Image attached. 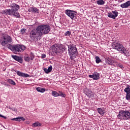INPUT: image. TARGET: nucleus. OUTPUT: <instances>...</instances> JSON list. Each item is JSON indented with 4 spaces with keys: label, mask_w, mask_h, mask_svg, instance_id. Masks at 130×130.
Returning <instances> with one entry per match:
<instances>
[{
    "label": "nucleus",
    "mask_w": 130,
    "mask_h": 130,
    "mask_svg": "<svg viewBox=\"0 0 130 130\" xmlns=\"http://www.w3.org/2000/svg\"><path fill=\"white\" fill-rule=\"evenodd\" d=\"M68 53L69 54L70 59L73 60V59H75L77 56L79 55V52H78V49H77V47L73 46L72 44L68 45Z\"/></svg>",
    "instance_id": "obj_1"
},
{
    "label": "nucleus",
    "mask_w": 130,
    "mask_h": 130,
    "mask_svg": "<svg viewBox=\"0 0 130 130\" xmlns=\"http://www.w3.org/2000/svg\"><path fill=\"white\" fill-rule=\"evenodd\" d=\"M8 48L10 49L11 51H13L14 53H21V52H23L24 50L26 49V47L23 45L17 44L16 45H9L8 46Z\"/></svg>",
    "instance_id": "obj_2"
},
{
    "label": "nucleus",
    "mask_w": 130,
    "mask_h": 130,
    "mask_svg": "<svg viewBox=\"0 0 130 130\" xmlns=\"http://www.w3.org/2000/svg\"><path fill=\"white\" fill-rule=\"evenodd\" d=\"M37 28H38V31H39L42 37L43 36V35H46V34H48V33L50 32V30L51 29L50 26L47 24H41L38 26Z\"/></svg>",
    "instance_id": "obj_3"
},
{
    "label": "nucleus",
    "mask_w": 130,
    "mask_h": 130,
    "mask_svg": "<svg viewBox=\"0 0 130 130\" xmlns=\"http://www.w3.org/2000/svg\"><path fill=\"white\" fill-rule=\"evenodd\" d=\"M117 117L120 120H128L130 119V112L127 110L119 111Z\"/></svg>",
    "instance_id": "obj_4"
},
{
    "label": "nucleus",
    "mask_w": 130,
    "mask_h": 130,
    "mask_svg": "<svg viewBox=\"0 0 130 130\" xmlns=\"http://www.w3.org/2000/svg\"><path fill=\"white\" fill-rule=\"evenodd\" d=\"M9 7L10 8H12L11 16H14V17H15V18H21L20 13L16 12H18V11H19L20 9V6L15 3H13Z\"/></svg>",
    "instance_id": "obj_5"
},
{
    "label": "nucleus",
    "mask_w": 130,
    "mask_h": 130,
    "mask_svg": "<svg viewBox=\"0 0 130 130\" xmlns=\"http://www.w3.org/2000/svg\"><path fill=\"white\" fill-rule=\"evenodd\" d=\"M112 47L113 49L117 50V51H119L120 53H125V51H126V49H125L123 45L120 43H113L112 44Z\"/></svg>",
    "instance_id": "obj_6"
},
{
    "label": "nucleus",
    "mask_w": 130,
    "mask_h": 130,
    "mask_svg": "<svg viewBox=\"0 0 130 130\" xmlns=\"http://www.w3.org/2000/svg\"><path fill=\"white\" fill-rule=\"evenodd\" d=\"M29 36L32 40H40L42 37L39 31L38 30L37 27L36 30L32 29L30 31Z\"/></svg>",
    "instance_id": "obj_7"
},
{
    "label": "nucleus",
    "mask_w": 130,
    "mask_h": 130,
    "mask_svg": "<svg viewBox=\"0 0 130 130\" xmlns=\"http://www.w3.org/2000/svg\"><path fill=\"white\" fill-rule=\"evenodd\" d=\"M12 42V38L10 36H3L0 39V43L2 46H6V44Z\"/></svg>",
    "instance_id": "obj_8"
},
{
    "label": "nucleus",
    "mask_w": 130,
    "mask_h": 130,
    "mask_svg": "<svg viewBox=\"0 0 130 130\" xmlns=\"http://www.w3.org/2000/svg\"><path fill=\"white\" fill-rule=\"evenodd\" d=\"M65 14L70 17L72 20H75L77 18L76 16H77V12L75 11L67 9L65 11Z\"/></svg>",
    "instance_id": "obj_9"
},
{
    "label": "nucleus",
    "mask_w": 130,
    "mask_h": 130,
    "mask_svg": "<svg viewBox=\"0 0 130 130\" xmlns=\"http://www.w3.org/2000/svg\"><path fill=\"white\" fill-rule=\"evenodd\" d=\"M35 58V55H34V53L31 52L29 55H26L24 57V59L25 61H26L27 62H29L30 60H33Z\"/></svg>",
    "instance_id": "obj_10"
},
{
    "label": "nucleus",
    "mask_w": 130,
    "mask_h": 130,
    "mask_svg": "<svg viewBox=\"0 0 130 130\" xmlns=\"http://www.w3.org/2000/svg\"><path fill=\"white\" fill-rule=\"evenodd\" d=\"M112 13H109L108 14V17L109 18H111V19H115V18L118 16V12H117L116 10L115 11H112Z\"/></svg>",
    "instance_id": "obj_11"
},
{
    "label": "nucleus",
    "mask_w": 130,
    "mask_h": 130,
    "mask_svg": "<svg viewBox=\"0 0 130 130\" xmlns=\"http://www.w3.org/2000/svg\"><path fill=\"white\" fill-rule=\"evenodd\" d=\"M105 61L107 64H109V66H112L113 64H114L115 63H116V61H115V59L113 58H107L105 60Z\"/></svg>",
    "instance_id": "obj_12"
},
{
    "label": "nucleus",
    "mask_w": 130,
    "mask_h": 130,
    "mask_svg": "<svg viewBox=\"0 0 130 130\" xmlns=\"http://www.w3.org/2000/svg\"><path fill=\"white\" fill-rule=\"evenodd\" d=\"M29 13H33L34 14H39L40 11L36 7H30L28 10Z\"/></svg>",
    "instance_id": "obj_13"
},
{
    "label": "nucleus",
    "mask_w": 130,
    "mask_h": 130,
    "mask_svg": "<svg viewBox=\"0 0 130 130\" xmlns=\"http://www.w3.org/2000/svg\"><path fill=\"white\" fill-rule=\"evenodd\" d=\"M85 95L89 97V98H94V93L92 92V91L89 90L88 89H85Z\"/></svg>",
    "instance_id": "obj_14"
},
{
    "label": "nucleus",
    "mask_w": 130,
    "mask_h": 130,
    "mask_svg": "<svg viewBox=\"0 0 130 130\" xmlns=\"http://www.w3.org/2000/svg\"><path fill=\"white\" fill-rule=\"evenodd\" d=\"M12 9H6L5 10H2L1 11L0 14L2 15H9V16H12Z\"/></svg>",
    "instance_id": "obj_15"
},
{
    "label": "nucleus",
    "mask_w": 130,
    "mask_h": 130,
    "mask_svg": "<svg viewBox=\"0 0 130 130\" xmlns=\"http://www.w3.org/2000/svg\"><path fill=\"white\" fill-rule=\"evenodd\" d=\"M15 72L19 77H23V78H28L29 77L28 74L21 72L19 71H15Z\"/></svg>",
    "instance_id": "obj_16"
},
{
    "label": "nucleus",
    "mask_w": 130,
    "mask_h": 130,
    "mask_svg": "<svg viewBox=\"0 0 130 130\" xmlns=\"http://www.w3.org/2000/svg\"><path fill=\"white\" fill-rule=\"evenodd\" d=\"M100 76L98 73H94L92 75H89V77L93 80H98L100 78Z\"/></svg>",
    "instance_id": "obj_17"
},
{
    "label": "nucleus",
    "mask_w": 130,
    "mask_h": 130,
    "mask_svg": "<svg viewBox=\"0 0 130 130\" xmlns=\"http://www.w3.org/2000/svg\"><path fill=\"white\" fill-rule=\"evenodd\" d=\"M11 120H14L15 121H21V120H22V121H25L26 119L24 117H18L11 119Z\"/></svg>",
    "instance_id": "obj_18"
},
{
    "label": "nucleus",
    "mask_w": 130,
    "mask_h": 130,
    "mask_svg": "<svg viewBox=\"0 0 130 130\" xmlns=\"http://www.w3.org/2000/svg\"><path fill=\"white\" fill-rule=\"evenodd\" d=\"M13 58L16 60L17 61H18V62L22 63L23 62V59L21 57H19L18 56H13Z\"/></svg>",
    "instance_id": "obj_19"
},
{
    "label": "nucleus",
    "mask_w": 130,
    "mask_h": 130,
    "mask_svg": "<svg viewBox=\"0 0 130 130\" xmlns=\"http://www.w3.org/2000/svg\"><path fill=\"white\" fill-rule=\"evenodd\" d=\"M43 70L46 74H49V73H51V71H52V66H50L48 67V69L46 68H44Z\"/></svg>",
    "instance_id": "obj_20"
},
{
    "label": "nucleus",
    "mask_w": 130,
    "mask_h": 130,
    "mask_svg": "<svg viewBox=\"0 0 130 130\" xmlns=\"http://www.w3.org/2000/svg\"><path fill=\"white\" fill-rule=\"evenodd\" d=\"M120 7L123 9H126L128 8V7H129V5L128 4V1H127L126 3L121 4Z\"/></svg>",
    "instance_id": "obj_21"
},
{
    "label": "nucleus",
    "mask_w": 130,
    "mask_h": 130,
    "mask_svg": "<svg viewBox=\"0 0 130 130\" xmlns=\"http://www.w3.org/2000/svg\"><path fill=\"white\" fill-rule=\"evenodd\" d=\"M98 113L101 114V115H104V113H105V111L101 108H98L97 109Z\"/></svg>",
    "instance_id": "obj_22"
},
{
    "label": "nucleus",
    "mask_w": 130,
    "mask_h": 130,
    "mask_svg": "<svg viewBox=\"0 0 130 130\" xmlns=\"http://www.w3.org/2000/svg\"><path fill=\"white\" fill-rule=\"evenodd\" d=\"M41 125H42V124L38 121H37L32 124V126L33 127H37L41 126Z\"/></svg>",
    "instance_id": "obj_23"
},
{
    "label": "nucleus",
    "mask_w": 130,
    "mask_h": 130,
    "mask_svg": "<svg viewBox=\"0 0 130 130\" xmlns=\"http://www.w3.org/2000/svg\"><path fill=\"white\" fill-rule=\"evenodd\" d=\"M124 91L126 94L130 93V86L128 84L126 85V88L124 89Z\"/></svg>",
    "instance_id": "obj_24"
},
{
    "label": "nucleus",
    "mask_w": 130,
    "mask_h": 130,
    "mask_svg": "<svg viewBox=\"0 0 130 130\" xmlns=\"http://www.w3.org/2000/svg\"><path fill=\"white\" fill-rule=\"evenodd\" d=\"M37 91H38V92H40V93H44V92H45V88H43L42 87H37L36 88Z\"/></svg>",
    "instance_id": "obj_25"
},
{
    "label": "nucleus",
    "mask_w": 130,
    "mask_h": 130,
    "mask_svg": "<svg viewBox=\"0 0 130 130\" xmlns=\"http://www.w3.org/2000/svg\"><path fill=\"white\" fill-rule=\"evenodd\" d=\"M52 51L53 54H56L57 53V48L55 47L54 46H52Z\"/></svg>",
    "instance_id": "obj_26"
},
{
    "label": "nucleus",
    "mask_w": 130,
    "mask_h": 130,
    "mask_svg": "<svg viewBox=\"0 0 130 130\" xmlns=\"http://www.w3.org/2000/svg\"><path fill=\"white\" fill-rule=\"evenodd\" d=\"M7 82L9 83V84H10V85H13L14 86L16 85V82H15V81H14V80L12 79H9L7 80Z\"/></svg>",
    "instance_id": "obj_27"
},
{
    "label": "nucleus",
    "mask_w": 130,
    "mask_h": 130,
    "mask_svg": "<svg viewBox=\"0 0 130 130\" xmlns=\"http://www.w3.org/2000/svg\"><path fill=\"white\" fill-rule=\"evenodd\" d=\"M96 4L99 6H102L105 4V2H104L103 0H99L96 2Z\"/></svg>",
    "instance_id": "obj_28"
},
{
    "label": "nucleus",
    "mask_w": 130,
    "mask_h": 130,
    "mask_svg": "<svg viewBox=\"0 0 130 130\" xmlns=\"http://www.w3.org/2000/svg\"><path fill=\"white\" fill-rule=\"evenodd\" d=\"M52 95L53 96V97H58L59 96V93L53 90L52 91Z\"/></svg>",
    "instance_id": "obj_29"
},
{
    "label": "nucleus",
    "mask_w": 130,
    "mask_h": 130,
    "mask_svg": "<svg viewBox=\"0 0 130 130\" xmlns=\"http://www.w3.org/2000/svg\"><path fill=\"white\" fill-rule=\"evenodd\" d=\"M95 62H96L97 63H100V62H101L102 61V60L100 59V58L98 56H95Z\"/></svg>",
    "instance_id": "obj_30"
},
{
    "label": "nucleus",
    "mask_w": 130,
    "mask_h": 130,
    "mask_svg": "<svg viewBox=\"0 0 130 130\" xmlns=\"http://www.w3.org/2000/svg\"><path fill=\"white\" fill-rule=\"evenodd\" d=\"M58 92L60 93L59 96H61L63 98H64L66 97V94L62 93V91H59Z\"/></svg>",
    "instance_id": "obj_31"
},
{
    "label": "nucleus",
    "mask_w": 130,
    "mask_h": 130,
    "mask_svg": "<svg viewBox=\"0 0 130 130\" xmlns=\"http://www.w3.org/2000/svg\"><path fill=\"white\" fill-rule=\"evenodd\" d=\"M125 99H126V100H130V93L126 94Z\"/></svg>",
    "instance_id": "obj_32"
},
{
    "label": "nucleus",
    "mask_w": 130,
    "mask_h": 130,
    "mask_svg": "<svg viewBox=\"0 0 130 130\" xmlns=\"http://www.w3.org/2000/svg\"><path fill=\"white\" fill-rule=\"evenodd\" d=\"M71 33L72 32L70 31H67L64 33V36H70Z\"/></svg>",
    "instance_id": "obj_33"
},
{
    "label": "nucleus",
    "mask_w": 130,
    "mask_h": 130,
    "mask_svg": "<svg viewBox=\"0 0 130 130\" xmlns=\"http://www.w3.org/2000/svg\"><path fill=\"white\" fill-rule=\"evenodd\" d=\"M21 32L22 34H24L25 32H26V29L23 28L21 29Z\"/></svg>",
    "instance_id": "obj_34"
},
{
    "label": "nucleus",
    "mask_w": 130,
    "mask_h": 130,
    "mask_svg": "<svg viewBox=\"0 0 130 130\" xmlns=\"http://www.w3.org/2000/svg\"><path fill=\"white\" fill-rule=\"evenodd\" d=\"M45 57H46V55L45 54H42L41 58L43 59L45 58Z\"/></svg>",
    "instance_id": "obj_35"
},
{
    "label": "nucleus",
    "mask_w": 130,
    "mask_h": 130,
    "mask_svg": "<svg viewBox=\"0 0 130 130\" xmlns=\"http://www.w3.org/2000/svg\"><path fill=\"white\" fill-rule=\"evenodd\" d=\"M0 117H3V118H4L5 119H7V117L3 116L2 114H0Z\"/></svg>",
    "instance_id": "obj_36"
},
{
    "label": "nucleus",
    "mask_w": 130,
    "mask_h": 130,
    "mask_svg": "<svg viewBox=\"0 0 130 130\" xmlns=\"http://www.w3.org/2000/svg\"><path fill=\"white\" fill-rule=\"evenodd\" d=\"M118 67L119 68H120V69H123V66L122 65H121V64H118Z\"/></svg>",
    "instance_id": "obj_37"
},
{
    "label": "nucleus",
    "mask_w": 130,
    "mask_h": 130,
    "mask_svg": "<svg viewBox=\"0 0 130 130\" xmlns=\"http://www.w3.org/2000/svg\"><path fill=\"white\" fill-rule=\"evenodd\" d=\"M128 5H129V7H130V1H128Z\"/></svg>",
    "instance_id": "obj_38"
},
{
    "label": "nucleus",
    "mask_w": 130,
    "mask_h": 130,
    "mask_svg": "<svg viewBox=\"0 0 130 130\" xmlns=\"http://www.w3.org/2000/svg\"><path fill=\"white\" fill-rule=\"evenodd\" d=\"M0 25H1V22H0Z\"/></svg>",
    "instance_id": "obj_39"
}]
</instances>
